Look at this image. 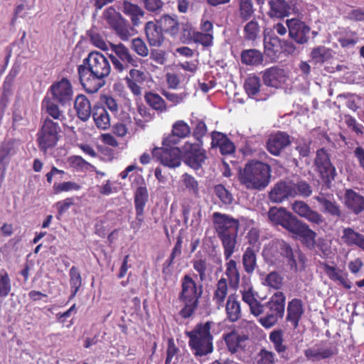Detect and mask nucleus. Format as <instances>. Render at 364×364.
<instances>
[{
	"label": "nucleus",
	"mask_w": 364,
	"mask_h": 364,
	"mask_svg": "<svg viewBox=\"0 0 364 364\" xmlns=\"http://www.w3.org/2000/svg\"><path fill=\"white\" fill-rule=\"evenodd\" d=\"M249 336L243 333H239L237 331H232L223 336L227 348L230 352L235 353L239 350L245 348L244 343L248 340Z\"/></svg>",
	"instance_id": "c756f323"
},
{
	"label": "nucleus",
	"mask_w": 364,
	"mask_h": 364,
	"mask_svg": "<svg viewBox=\"0 0 364 364\" xmlns=\"http://www.w3.org/2000/svg\"><path fill=\"white\" fill-rule=\"evenodd\" d=\"M11 290V279L4 269L0 272V297L7 296Z\"/></svg>",
	"instance_id": "774afa93"
},
{
	"label": "nucleus",
	"mask_w": 364,
	"mask_h": 364,
	"mask_svg": "<svg viewBox=\"0 0 364 364\" xmlns=\"http://www.w3.org/2000/svg\"><path fill=\"white\" fill-rule=\"evenodd\" d=\"M164 33L175 36L179 33L181 25L176 15L164 14L156 19Z\"/></svg>",
	"instance_id": "72a5a7b5"
},
{
	"label": "nucleus",
	"mask_w": 364,
	"mask_h": 364,
	"mask_svg": "<svg viewBox=\"0 0 364 364\" xmlns=\"http://www.w3.org/2000/svg\"><path fill=\"white\" fill-rule=\"evenodd\" d=\"M244 87L249 97L259 100L257 95L260 91L261 80L258 76L255 75L248 76L245 81Z\"/></svg>",
	"instance_id": "8fccbe9b"
},
{
	"label": "nucleus",
	"mask_w": 364,
	"mask_h": 364,
	"mask_svg": "<svg viewBox=\"0 0 364 364\" xmlns=\"http://www.w3.org/2000/svg\"><path fill=\"white\" fill-rule=\"evenodd\" d=\"M192 40L195 43L201 44L203 47H210L213 45V33L194 31Z\"/></svg>",
	"instance_id": "0e129e2a"
},
{
	"label": "nucleus",
	"mask_w": 364,
	"mask_h": 364,
	"mask_svg": "<svg viewBox=\"0 0 364 364\" xmlns=\"http://www.w3.org/2000/svg\"><path fill=\"white\" fill-rule=\"evenodd\" d=\"M228 284L225 278H220L215 284L213 294V302L215 304L218 309L223 308L225 301L228 297Z\"/></svg>",
	"instance_id": "4c0bfd02"
},
{
	"label": "nucleus",
	"mask_w": 364,
	"mask_h": 364,
	"mask_svg": "<svg viewBox=\"0 0 364 364\" xmlns=\"http://www.w3.org/2000/svg\"><path fill=\"white\" fill-rule=\"evenodd\" d=\"M144 31L149 45L152 47H160L164 42V31L157 21H148L145 24Z\"/></svg>",
	"instance_id": "a878e982"
},
{
	"label": "nucleus",
	"mask_w": 364,
	"mask_h": 364,
	"mask_svg": "<svg viewBox=\"0 0 364 364\" xmlns=\"http://www.w3.org/2000/svg\"><path fill=\"white\" fill-rule=\"evenodd\" d=\"M260 249V244L250 242V245L245 248L242 256V264L244 271L252 275L257 266V253Z\"/></svg>",
	"instance_id": "b1692460"
},
{
	"label": "nucleus",
	"mask_w": 364,
	"mask_h": 364,
	"mask_svg": "<svg viewBox=\"0 0 364 364\" xmlns=\"http://www.w3.org/2000/svg\"><path fill=\"white\" fill-rule=\"evenodd\" d=\"M289 232L299 239L308 249L312 250L315 247L317 234L306 223L298 219Z\"/></svg>",
	"instance_id": "f3484780"
},
{
	"label": "nucleus",
	"mask_w": 364,
	"mask_h": 364,
	"mask_svg": "<svg viewBox=\"0 0 364 364\" xmlns=\"http://www.w3.org/2000/svg\"><path fill=\"white\" fill-rule=\"evenodd\" d=\"M272 167L267 161L256 159L247 161L238 171L237 178L240 184L247 190L262 191L266 188L271 180Z\"/></svg>",
	"instance_id": "7ed1b4c3"
},
{
	"label": "nucleus",
	"mask_w": 364,
	"mask_h": 364,
	"mask_svg": "<svg viewBox=\"0 0 364 364\" xmlns=\"http://www.w3.org/2000/svg\"><path fill=\"white\" fill-rule=\"evenodd\" d=\"M292 181L280 180L277 182L269 193V198L272 203H281L290 198H295Z\"/></svg>",
	"instance_id": "6ab92c4d"
},
{
	"label": "nucleus",
	"mask_w": 364,
	"mask_h": 364,
	"mask_svg": "<svg viewBox=\"0 0 364 364\" xmlns=\"http://www.w3.org/2000/svg\"><path fill=\"white\" fill-rule=\"evenodd\" d=\"M213 321L197 323L193 330L186 331L188 346L195 356H205L213 351V336L210 333Z\"/></svg>",
	"instance_id": "39448f33"
},
{
	"label": "nucleus",
	"mask_w": 364,
	"mask_h": 364,
	"mask_svg": "<svg viewBox=\"0 0 364 364\" xmlns=\"http://www.w3.org/2000/svg\"><path fill=\"white\" fill-rule=\"evenodd\" d=\"M184 162L191 168L198 170L207 159L206 151L200 144L186 142L182 148Z\"/></svg>",
	"instance_id": "f8f14e48"
},
{
	"label": "nucleus",
	"mask_w": 364,
	"mask_h": 364,
	"mask_svg": "<svg viewBox=\"0 0 364 364\" xmlns=\"http://www.w3.org/2000/svg\"><path fill=\"white\" fill-rule=\"evenodd\" d=\"M52 99L62 106L69 104L73 97V88L70 81L63 77L60 80L54 82L49 87Z\"/></svg>",
	"instance_id": "4468645a"
},
{
	"label": "nucleus",
	"mask_w": 364,
	"mask_h": 364,
	"mask_svg": "<svg viewBox=\"0 0 364 364\" xmlns=\"http://www.w3.org/2000/svg\"><path fill=\"white\" fill-rule=\"evenodd\" d=\"M289 36L296 43L304 45L309 40L311 28L304 21L292 18L286 21Z\"/></svg>",
	"instance_id": "dca6fc26"
},
{
	"label": "nucleus",
	"mask_w": 364,
	"mask_h": 364,
	"mask_svg": "<svg viewBox=\"0 0 364 364\" xmlns=\"http://www.w3.org/2000/svg\"><path fill=\"white\" fill-rule=\"evenodd\" d=\"M61 128L59 124L49 117L42 119L41 125L36 134V142L41 151L46 153L54 148L59 139Z\"/></svg>",
	"instance_id": "423d86ee"
},
{
	"label": "nucleus",
	"mask_w": 364,
	"mask_h": 364,
	"mask_svg": "<svg viewBox=\"0 0 364 364\" xmlns=\"http://www.w3.org/2000/svg\"><path fill=\"white\" fill-rule=\"evenodd\" d=\"M292 210L301 218L306 219L314 225H321L325 223L323 215L313 210L303 200H296L291 204Z\"/></svg>",
	"instance_id": "aec40b11"
},
{
	"label": "nucleus",
	"mask_w": 364,
	"mask_h": 364,
	"mask_svg": "<svg viewBox=\"0 0 364 364\" xmlns=\"http://www.w3.org/2000/svg\"><path fill=\"white\" fill-rule=\"evenodd\" d=\"M71 295L70 299H73L82 285V277L77 268L72 267L69 271Z\"/></svg>",
	"instance_id": "603ef678"
},
{
	"label": "nucleus",
	"mask_w": 364,
	"mask_h": 364,
	"mask_svg": "<svg viewBox=\"0 0 364 364\" xmlns=\"http://www.w3.org/2000/svg\"><path fill=\"white\" fill-rule=\"evenodd\" d=\"M203 294V287L198 285L196 282L189 274H185L181 280V291L178 300L183 304L179 311L182 318H191L199 306V300Z\"/></svg>",
	"instance_id": "20e7f679"
},
{
	"label": "nucleus",
	"mask_w": 364,
	"mask_h": 364,
	"mask_svg": "<svg viewBox=\"0 0 364 364\" xmlns=\"http://www.w3.org/2000/svg\"><path fill=\"white\" fill-rule=\"evenodd\" d=\"M345 205L353 213L359 214L364 210V197L348 189L345 193Z\"/></svg>",
	"instance_id": "e433bc0d"
},
{
	"label": "nucleus",
	"mask_w": 364,
	"mask_h": 364,
	"mask_svg": "<svg viewBox=\"0 0 364 364\" xmlns=\"http://www.w3.org/2000/svg\"><path fill=\"white\" fill-rule=\"evenodd\" d=\"M224 306L226 318L230 322H236L242 317L240 302L235 294H232L228 297Z\"/></svg>",
	"instance_id": "c9c22d12"
},
{
	"label": "nucleus",
	"mask_w": 364,
	"mask_h": 364,
	"mask_svg": "<svg viewBox=\"0 0 364 364\" xmlns=\"http://www.w3.org/2000/svg\"><path fill=\"white\" fill-rule=\"evenodd\" d=\"M278 359L274 352L262 348L257 354L255 364H276Z\"/></svg>",
	"instance_id": "bf43d9fd"
},
{
	"label": "nucleus",
	"mask_w": 364,
	"mask_h": 364,
	"mask_svg": "<svg viewBox=\"0 0 364 364\" xmlns=\"http://www.w3.org/2000/svg\"><path fill=\"white\" fill-rule=\"evenodd\" d=\"M341 238L347 245H355L364 250V235L355 232L353 228H344Z\"/></svg>",
	"instance_id": "c03bdc74"
},
{
	"label": "nucleus",
	"mask_w": 364,
	"mask_h": 364,
	"mask_svg": "<svg viewBox=\"0 0 364 364\" xmlns=\"http://www.w3.org/2000/svg\"><path fill=\"white\" fill-rule=\"evenodd\" d=\"M314 199L321 205L324 213L336 218L342 217L341 206L335 200L332 194L319 193L318 195L314 196Z\"/></svg>",
	"instance_id": "393cba45"
},
{
	"label": "nucleus",
	"mask_w": 364,
	"mask_h": 364,
	"mask_svg": "<svg viewBox=\"0 0 364 364\" xmlns=\"http://www.w3.org/2000/svg\"><path fill=\"white\" fill-rule=\"evenodd\" d=\"M102 17L109 28L122 41H127L134 35V28L113 6L107 8L103 11Z\"/></svg>",
	"instance_id": "0eeeda50"
},
{
	"label": "nucleus",
	"mask_w": 364,
	"mask_h": 364,
	"mask_svg": "<svg viewBox=\"0 0 364 364\" xmlns=\"http://www.w3.org/2000/svg\"><path fill=\"white\" fill-rule=\"evenodd\" d=\"M151 154L154 159L166 167L175 168L181 164L182 151L179 148L155 147Z\"/></svg>",
	"instance_id": "ddd939ff"
},
{
	"label": "nucleus",
	"mask_w": 364,
	"mask_h": 364,
	"mask_svg": "<svg viewBox=\"0 0 364 364\" xmlns=\"http://www.w3.org/2000/svg\"><path fill=\"white\" fill-rule=\"evenodd\" d=\"M171 131L181 139L188 136L191 133V127L183 120L176 121L173 124Z\"/></svg>",
	"instance_id": "69168bd1"
},
{
	"label": "nucleus",
	"mask_w": 364,
	"mask_h": 364,
	"mask_svg": "<svg viewBox=\"0 0 364 364\" xmlns=\"http://www.w3.org/2000/svg\"><path fill=\"white\" fill-rule=\"evenodd\" d=\"M228 260L225 265V274L228 277L230 285L232 288L237 289L240 281V274L237 267V263L235 260L230 259V258Z\"/></svg>",
	"instance_id": "a18cd8bd"
},
{
	"label": "nucleus",
	"mask_w": 364,
	"mask_h": 364,
	"mask_svg": "<svg viewBox=\"0 0 364 364\" xmlns=\"http://www.w3.org/2000/svg\"><path fill=\"white\" fill-rule=\"evenodd\" d=\"M193 267L196 272L198 273L200 280L201 282L205 280L207 277V272L210 269V264L208 263L207 259L203 256H196L192 261Z\"/></svg>",
	"instance_id": "3c124183"
},
{
	"label": "nucleus",
	"mask_w": 364,
	"mask_h": 364,
	"mask_svg": "<svg viewBox=\"0 0 364 364\" xmlns=\"http://www.w3.org/2000/svg\"><path fill=\"white\" fill-rule=\"evenodd\" d=\"M286 296L282 291H277L265 303V307L268 309L266 316L259 319V323L265 328L274 326L283 318L285 311Z\"/></svg>",
	"instance_id": "1a4fd4ad"
},
{
	"label": "nucleus",
	"mask_w": 364,
	"mask_h": 364,
	"mask_svg": "<svg viewBox=\"0 0 364 364\" xmlns=\"http://www.w3.org/2000/svg\"><path fill=\"white\" fill-rule=\"evenodd\" d=\"M81 189V186L74 181H64L62 183H54L53 186V191L55 194H60L63 192H69L72 191H79Z\"/></svg>",
	"instance_id": "680f3d73"
},
{
	"label": "nucleus",
	"mask_w": 364,
	"mask_h": 364,
	"mask_svg": "<svg viewBox=\"0 0 364 364\" xmlns=\"http://www.w3.org/2000/svg\"><path fill=\"white\" fill-rule=\"evenodd\" d=\"M282 40L274 34L264 36V53L270 59L276 60L282 53Z\"/></svg>",
	"instance_id": "7c9ffc66"
},
{
	"label": "nucleus",
	"mask_w": 364,
	"mask_h": 364,
	"mask_svg": "<svg viewBox=\"0 0 364 364\" xmlns=\"http://www.w3.org/2000/svg\"><path fill=\"white\" fill-rule=\"evenodd\" d=\"M290 144L289 135L284 132L279 131L269 136L266 142V149L272 155L279 156Z\"/></svg>",
	"instance_id": "4be33fe9"
},
{
	"label": "nucleus",
	"mask_w": 364,
	"mask_h": 364,
	"mask_svg": "<svg viewBox=\"0 0 364 364\" xmlns=\"http://www.w3.org/2000/svg\"><path fill=\"white\" fill-rule=\"evenodd\" d=\"M213 192L223 205H230L232 203L234 200L233 196L224 185H215L213 188Z\"/></svg>",
	"instance_id": "864d4df0"
},
{
	"label": "nucleus",
	"mask_w": 364,
	"mask_h": 364,
	"mask_svg": "<svg viewBox=\"0 0 364 364\" xmlns=\"http://www.w3.org/2000/svg\"><path fill=\"white\" fill-rule=\"evenodd\" d=\"M146 74L138 69L132 68L128 75L124 77L127 87L135 97L142 95V85L146 81Z\"/></svg>",
	"instance_id": "5701e85b"
},
{
	"label": "nucleus",
	"mask_w": 364,
	"mask_h": 364,
	"mask_svg": "<svg viewBox=\"0 0 364 364\" xmlns=\"http://www.w3.org/2000/svg\"><path fill=\"white\" fill-rule=\"evenodd\" d=\"M244 154L257 157L259 161H268L272 159L262 147L255 146L250 141L244 147Z\"/></svg>",
	"instance_id": "5fc2aeb1"
},
{
	"label": "nucleus",
	"mask_w": 364,
	"mask_h": 364,
	"mask_svg": "<svg viewBox=\"0 0 364 364\" xmlns=\"http://www.w3.org/2000/svg\"><path fill=\"white\" fill-rule=\"evenodd\" d=\"M299 0H269L267 15L272 18L282 19L290 14H299Z\"/></svg>",
	"instance_id": "9b49d317"
},
{
	"label": "nucleus",
	"mask_w": 364,
	"mask_h": 364,
	"mask_svg": "<svg viewBox=\"0 0 364 364\" xmlns=\"http://www.w3.org/2000/svg\"><path fill=\"white\" fill-rule=\"evenodd\" d=\"M292 186L296 192V196H300L304 198L309 197L312 193V188L306 181H299L296 183L292 181Z\"/></svg>",
	"instance_id": "338daca9"
},
{
	"label": "nucleus",
	"mask_w": 364,
	"mask_h": 364,
	"mask_svg": "<svg viewBox=\"0 0 364 364\" xmlns=\"http://www.w3.org/2000/svg\"><path fill=\"white\" fill-rule=\"evenodd\" d=\"M283 258L286 259L290 269L295 272L298 271L299 267L301 268L305 267L306 260L305 255L299 249L294 251L291 245L288 249V254L284 255Z\"/></svg>",
	"instance_id": "ea45409f"
},
{
	"label": "nucleus",
	"mask_w": 364,
	"mask_h": 364,
	"mask_svg": "<svg viewBox=\"0 0 364 364\" xmlns=\"http://www.w3.org/2000/svg\"><path fill=\"white\" fill-rule=\"evenodd\" d=\"M241 61L247 65H257L262 63L263 55L256 49L245 50L241 53Z\"/></svg>",
	"instance_id": "09e8293b"
},
{
	"label": "nucleus",
	"mask_w": 364,
	"mask_h": 364,
	"mask_svg": "<svg viewBox=\"0 0 364 364\" xmlns=\"http://www.w3.org/2000/svg\"><path fill=\"white\" fill-rule=\"evenodd\" d=\"M239 16L242 21H248L254 14L252 0H239Z\"/></svg>",
	"instance_id": "13d9d810"
},
{
	"label": "nucleus",
	"mask_w": 364,
	"mask_h": 364,
	"mask_svg": "<svg viewBox=\"0 0 364 364\" xmlns=\"http://www.w3.org/2000/svg\"><path fill=\"white\" fill-rule=\"evenodd\" d=\"M212 222L217 236L221 242L225 259L228 260L236 250L240 221L228 214L214 212L212 215Z\"/></svg>",
	"instance_id": "f03ea898"
},
{
	"label": "nucleus",
	"mask_w": 364,
	"mask_h": 364,
	"mask_svg": "<svg viewBox=\"0 0 364 364\" xmlns=\"http://www.w3.org/2000/svg\"><path fill=\"white\" fill-rule=\"evenodd\" d=\"M331 57V50L323 46L314 48L311 52V58L315 63H323Z\"/></svg>",
	"instance_id": "6e6d98bb"
},
{
	"label": "nucleus",
	"mask_w": 364,
	"mask_h": 364,
	"mask_svg": "<svg viewBox=\"0 0 364 364\" xmlns=\"http://www.w3.org/2000/svg\"><path fill=\"white\" fill-rule=\"evenodd\" d=\"M109 58L114 69L118 73H122L130 67L139 65L140 59L133 55L129 49L123 43H109Z\"/></svg>",
	"instance_id": "6e6552de"
},
{
	"label": "nucleus",
	"mask_w": 364,
	"mask_h": 364,
	"mask_svg": "<svg viewBox=\"0 0 364 364\" xmlns=\"http://www.w3.org/2000/svg\"><path fill=\"white\" fill-rule=\"evenodd\" d=\"M321 266L331 280L338 282L346 289L351 288V282L348 279L347 273H343L342 270L339 269L336 266H331L325 262H321Z\"/></svg>",
	"instance_id": "473e14b6"
},
{
	"label": "nucleus",
	"mask_w": 364,
	"mask_h": 364,
	"mask_svg": "<svg viewBox=\"0 0 364 364\" xmlns=\"http://www.w3.org/2000/svg\"><path fill=\"white\" fill-rule=\"evenodd\" d=\"M260 33V26L255 18L247 22L244 26V37L247 41H255Z\"/></svg>",
	"instance_id": "4d7b16f0"
},
{
	"label": "nucleus",
	"mask_w": 364,
	"mask_h": 364,
	"mask_svg": "<svg viewBox=\"0 0 364 364\" xmlns=\"http://www.w3.org/2000/svg\"><path fill=\"white\" fill-rule=\"evenodd\" d=\"M144 100L148 105L157 112H164L167 110V105L165 100L156 93L146 92L144 95Z\"/></svg>",
	"instance_id": "de8ad7c7"
},
{
	"label": "nucleus",
	"mask_w": 364,
	"mask_h": 364,
	"mask_svg": "<svg viewBox=\"0 0 364 364\" xmlns=\"http://www.w3.org/2000/svg\"><path fill=\"white\" fill-rule=\"evenodd\" d=\"M54 100L46 97L41 102V111L48 115L47 117H51L52 119L63 121L65 119L63 112L60 109L59 105Z\"/></svg>",
	"instance_id": "79ce46f5"
},
{
	"label": "nucleus",
	"mask_w": 364,
	"mask_h": 364,
	"mask_svg": "<svg viewBox=\"0 0 364 364\" xmlns=\"http://www.w3.org/2000/svg\"><path fill=\"white\" fill-rule=\"evenodd\" d=\"M304 314V307L301 299L294 298L289 301L286 319L291 323L294 329L298 328Z\"/></svg>",
	"instance_id": "cd10ccee"
},
{
	"label": "nucleus",
	"mask_w": 364,
	"mask_h": 364,
	"mask_svg": "<svg viewBox=\"0 0 364 364\" xmlns=\"http://www.w3.org/2000/svg\"><path fill=\"white\" fill-rule=\"evenodd\" d=\"M290 244L283 240H278L269 242L263 250V256L267 260L277 263L288 254Z\"/></svg>",
	"instance_id": "412c9836"
},
{
	"label": "nucleus",
	"mask_w": 364,
	"mask_h": 364,
	"mask_svg": "<svg viewBox=\"0 0 364 364\" xmlns=\"http://www.w3.org/2000/svg\"><path fill=\"white\" fill-rule=\"evenodd\" d=\"M211 146L219 148L222 155H229L235 152V146L226 134L214 131L211 133Z\"/></svg>",
	"instance_id": "c85d7f7f"
},
{
	"label": "nucleus",
	"mask_w": 364,
	"mask_h": 364,
	"mask_svg": "<svg viewBox=\"0 0 364 364\" xmlns=\"http://www.w3.org/2000/svg\"><path fill=\"white\" fill-rule=\"evenodd\" d=\"M268 218L275 225H281L288 232L292 228L298 218L283 208L272 207L268 211Z\"/></svg>",
	"instance_id": "a211bd4d"
},
{
	"label": "nucleus",
	"mask_w": 364,
	"mask_h": 364,
	"mask_svg": "<svg viewBox=\"0 0 364 364\" xmlns=\"http://www.w3.org/2000/svg\"><path fill=\"white\" fill-rule=\"evenodd\" d=\"M74 107L77 116L83 122L87 121L92 113L90 102L84 95H78L76 97Z\"/></svg>",
	"instance_id": "a19ab883"
},
{
	"label": "nucleus",
	"mask_w": 364,
	"mask_h": 364,
	"mask_svg": "<svg viewBox=\"0 0 364 364\" xmlns=\"http://www.w3.org/2000/svg\"><path fill=\"white\" fill-rule=\"evenodd\" d=\"M92 116L95 126L102 130H107L111 126L110 116L104 106L95 105Z\"/></svg>",
	"instance_id": "58836bf2"
},
{
	"label": "nucleus",
	"mask_w": 364,
	"mask_h": 364,
	"mask_svg": "<svg viewBox=\"0 0 364 364\" xmlns=\"http://www.w3.org/2000/svg\"><path fill=\"white\" fill-rule=\"evenodd\" d=\"M264 284L270 288L279 290L283 287L284 278L278 272L272 271L266 276Z\"/></svg>",
	"instance_id": "052dcab7"
},
{
	"label": "nucleus",
	"mask_w": 364,
	"mask_h": 364,
	"mask_svg": "<svg viewBox=\"0 0 364 364\" xmlns=\"http://www.w3.org/2000/svg\"><path fill=\"white\" fill-rule=\"evenodd\" d=\"M161 95L166 97V99L171 103L172 106H176L179 104L183 103L188 96L187 92H182L181 93H174L169 91L163 90Z\"/></svg>",
	"instance_id": "e2e57ef3"
},
{
	"label": "nucleus",
	"mask_w": 364,
	"mask_h": 364,
	"mask_svg": "<svg viewBox=\"0 0 364 364\" xmlns=\"http://www.w3.org/2000/svg\"><path fill=\"white\" fill-rule=\"evenodd\" d=\"M315 171L326 188H331L336 176V169L331 161V155L325 148L318 149L314 161Z\"/></svg>",
	"instance_id": "9d476101"
},
{
	"label": "nucleus",
	"mask_w": 364,
	"mask_h": 364,
	"mask_svg": "<svg viewBox=\"0 0 364 364\" xmlns=\"http://www.w3.org/2000/svg\"><path fill=\"white\" fill-rule=\"evenodd\" d=\"M270 342L273 344L274 348L277 353L284 358L283 353L287 350V346L284 344V333L281 329L272 331L269 336Z\"/></svg>",
	"instance_id": "49530a36"
},
{
	"label": "nucleus",
	"mask_w": 364,
	"mask_h": 364,
	"mask_svg": "<svg viewBox=\"0 0 364 364\" xmlns=\"http://www.w3.org/2000/svg\"><path fill=\"white\" fill-rule=\"evenodd\" d=\"M321 266L331 280L338 282L346 289L351 288V282L348 279L347 273H343L342 270L339 269L336 266H331L325 262H321Z\"/></svg>",
	"instance_id": "2f4dec72"
},
{
	"label": "nucleus",
	"mask_w": 364,
	"mask_h": 364,
	"mask_svg": "<svg viewBox=\"0 0 364 364\" xmlns=\"http://www.w3.org/2000/svg\"><path fill=\"white\" fill-rule=\"evenodd\" d=\"M262 80L267 86L279 87L287 80L286 72L284 69L274 66L262 72Z\"/></svg>",
	"instance_id": "bb28decb"
},
{
	"label": "nucleus",
	"mask_w": 364,
	"mask_h": 364,
	"mask_svg": "<svg viewBox=\"0 0 364 364\" xmlns=\"http://www.w3.org/2000/svg\"><path fill=\"white\" fill-rule=\"evenodd\" d=\"M111 72L108 59L98 51L90 52L77 66L79 80L88 93H95L105 85V78Z\"/></svg>",
	"instance_id": "f257e3e1"
},
{
	"label": "nucleus",
	"mask_w": 364,
	"mask_h": 364,
	"mask_svg": "<svg viewBox=\"0 0 364 364\" xmlns=\"http://www.w3.org/2000/svg\"><path fill=\"white\" fill-rule=\"evenodd\" d=\"M149 200V192L146 186L136 187L134 192V203L136 212L135 220L130 224L131 228L138 231L144 223L145 206Z\"/></svg>",
	"instance_id": "2eb2a0df"
},
{
	"label": "nucleus",
	"mask_w": 364,
	"mask_h": 364,
	"mask_svg": "<svg viewBox=\"0 0 364 364\" xmlns=\"http://www.w3.org/2000/svg\"><path fill=\"white\" fill-rule=\"evenodd\" d=\"M338 353V349L336 346L319 349L309 348L304 350V355L306 359L312 361L329 358Z\"/></svg>",
	"instance_id": "37998d69"
},
{
	"label": "nucleus",
	"mask_w": 364,
	"mask_h": 364,
	"mask_svg": "<svg viewBox=\"0 0 364 364\" xmlns=\"http://www.w3.org/2000/svg\"><path fill=\"white\" fill-rule=\"evenodd\" d=\"M122 11L130 18L133 26H138L145 16V11L139 5L127 0L123 1Z\"/></svg>",
	"instance_id": "f704fd0d"
}]
</instances>
